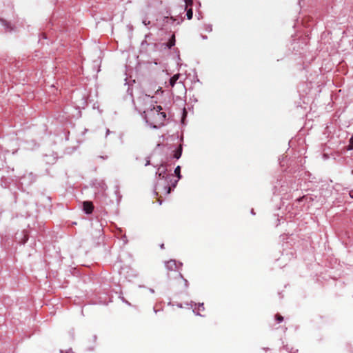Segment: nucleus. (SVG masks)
I'll list each match as a JSON object with an SVG mask.
<instances>
[{"label": "nucleus", "mask_w": 353, "mask_h": 353, "mask_svg": "<svg viewBox=\"0 0 353 353\" xmlns=\"http://www.w3.org/2000/svg\"><path fill=\"white\" fill-rule=\"evenodd\" d=\"M170 191H171V188H170V187H168V190H167V192H166V193L168 194H170Z\"/></svg>", "instance_id": "obj_15"}, {"label": "nucleus", "mask_w": 353, "mask_h": 353, "mask_svg": "<svg viewBox=\"0 0 353 353\" xmlns=\"http://www.w3.org/2000/svg\"><path fill=\"white\" fill-rule=\"evenodd\" d=\"M27 239H28L26 238V236H25V239H24V242L23 243H25L27 241Z\"/></svg>", "instance_id": "obj_18"}, {"label": "nucleus", "mask_w": 353, "mask_h": 353, "mask_svg": "<svg viewBox=\"0 0 353 353\" xmlns=\"http://www.w3.org/2000/svg\"><path fill=\"white\" fill-rule=\"evenodd\" d=\"M181 266V263H177L174 260L167 261L165 263V268L168 270V276H173L175 279L182 277V274L180 272Z\"/></svg>", "instance_id": "obj_2"}, {"label": "nucleus", "mask_w": 353, "mask_h": 353, "mask_svg": "<svg viewBox=\"0 0 353 353\" xmlns=\"http://www.w3.org/2000/svg\"><path fill=\"white\" fill-rule=\"evenodd\" d=\"M185 9H187L188 8L192 6L193 1H192V0H185Z\"/></svg>", "instance_id": "obj_11"}, {"label": "nucleus", "mask_w": 353, "mask_h": 353, "mask_svg": "<svg viewBox=\"0 0 353 353\" xmlns=\"http://www.w3.org/2000/svg\"><path fill=\"white\" fill-rule=\"evenodd\" d=\"M275 319L278 321V323H281L283 321V317L279 314H276L275 315Z\"/></svg>", "instance_id": "obj_10"}, {"label": "nucleus", "mask_w": 353, "mask_h": 353, "mask_svg": "<svg viewBox=\"0 0 353 353\" xmlns=\"http://www.w3.org/2000/svg\"><path fill=\"white\" fill-rule=\"evenodd\" d=\"M187 14H186V16H187V18L188 19L190 20L192 19V16H193V11H192V8H187Z\"/></svg>", "instance_id": "obj_7"}, {"label": "nucleus", "mask_w": 353, "mask_h": 353, "mask_svg": "<svg viewBox=\"0 0 353 353\" xmlns=\"http://www.w3.org/2000/svg\"><path fill=\"white\" fill-rule=\"evenodd\" d=\"M149 164H150V160L148 159V160H147V161H146L145 165H149Z\"/></svg>", "instance_id": "obj_17"}, {"label": "nucleus", "mask_w": 353, "mask_h": 353, "mask_svg": "<svg viewBox=\"0 0 353 353\" xmlns=\"http://www.w3.org/2000/svg\"><path fill=\"white\" fill-rule=\"evenodd\" d=\"M143 23H144L145 26H148L150 23V21H147V20H143Z\"/></svg>", "instance_id": "obj_14"}, {"label": "nucleus", "mask_w": 353, "mask_h": 353, "mask_svg": "<svg viewBox=\"0 0 353 353\" xmlns=\"http://www.w3.org/2000/svg\"><path fill=\"white\" fill-rule=\"evenodd\" d=\"M181 172V168H180V166H179V165H178V166L175 168V170H174V173H175V174L177 176V177H178L179 179H180V178H181V172Z\"/></svg>", "instance_id": "obj_9"}, {"label": "nucleus", "mask_w": 353, "mask_h": 353, "mask_svg": "<svg viewBox=\"0 0 353 353\" xmlns=\"http://www.w3.org/2000/svg\"><path fill=\"white\" fill-rule=\"evenodd\" d=\"M350 196L353 198V190L350 192Z\"/></svg>", "instance_id": "obj_16"}, {"label": "nucleus", "mask_w": 353, "mask_h": 353, "mask_svg": "<svg viewBox=\"0 0 353 353\" xmlns=\"http://www.w3.org/2000/svg\"><path fill=\"white\" fill-rule=\"evenodd\" d=\"M157 174H158L159 178H164L165 177V176H164V174H165V169H164V168L163 167L159 168H158Z\"/></svg>", "instance_id": "obj_6"}, {"label": "nucleus", "mask_w": 353, "mask_h": 353, "mask_svg": "<svg viewBox=\"0 0 353 353\" xmlns=\"http://www.w3.org/2000/svg\"><path fill=\"white\" fill-rule=\"evenodd\" d=\"M83 207L86 214H91L94 210V205L91 201H84Z\"/></svg>", "instance_id": "obj_3"}, {"label": "nucleus", "mask_w": 353, "mask_h": 353, "mask_svg": "<svg viewBox=\"0 0 353 353\" xmlns=\"http://www.w3.org/2000/svg\"><path fill=\"white\" fill-rule=\"evenodd\" d=\"M182 154V146L179 145V148L174 151V157L176 159H179Z\"/></svg>", "instance_id": "obj_5"}, {"label": "nucleus", "mask_w": 353, "mask_h": 353, "mask_svg": "<svg viewBox=\"0 0 353 353\" xmlns=\"http://www.w3.org/2000/svg\"><path fill=\"white\" fill-rule=\"evenodd\" d=\"M198 310L199 311H203L204 310V305H203V303H202V304L199 305Z\"/></svg>", "instance_id": "obj_13"}, {"label": "nucleus", "mask_w": 353, "mask_h": 353, "mask_svg": "<svg viewBox=\"0 0 353 353\" xmlns=\"http://www.w3.org/2000/svg\"><path fill=\"white\" fill-rule=\"evenodd\" d=\"M175 44V37L174 35L173 34L172 36V38L170 39V41H168V47L169 48H172L173 46H174Z\"/></svg>", "instance_id": "obj_8"}, {"label": "nucleus", "mask_w": 353, "mask_h": 353, "mask_svg": "<svg viewBox=\"0 0 353 353\" xmlns=\"http://www.w3.org/2000/svg\"><path fill=\"white\" fill-rule=\"evenodd\" d=\"M179 77H180V74H176L172 77L170 78V85L172 88H173L176 82L179 79Z\"/></svg>", "instance_id": "obj_4"}, {"label": "nucleus", "mask_w": 353, "mask_h": 353, "mask_svg": "<svg viewBox=\"0 0 353 353\" xmlns=\"http://www.w3.org/2000/svg\"><path fill=\"white\" fill-rule=\"evenodd\" d=\"M353 149V137H351L350 140V145L347 148V150H352Z\"/></svg>", "instance_id": "obj_12"}, {"label": "nucleus", "mask_w": 353, "mask_h": 353, "mask_svg": "<svg viewBox=\"0 0 353 353\" xmlns=\"http://www.w3.org/2000/svg\"><path fill=\"white\" fill-rule=\"evenodd\" d=\"M161 106L157 105L154 106L152 109L144 111L146 121L154 125V126L162 123L166 117V114L165 112H161Z\"/></svg>", "instance_id": "obj_1"}]
</instances>
